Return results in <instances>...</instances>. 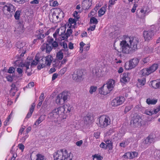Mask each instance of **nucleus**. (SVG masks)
I'll list each match as a JSON object with an SVG mask.
<instances>
[{
  "instance_id": "a18cd8bd",
  "label": "nucleus",
  "mask_w": 160,
  "mask_h": 160,
  "mask_svg": "<svg viewBox=\"0 0 160 160\" xmlns=\"http://www.w3.org/2000/svg\"><path fill=\"white\" fill-rule=\"evenodd\" d=\"M24 45V43L21 42H17V47L18 48H23V46Z\"/></svg>"
},
{
  "instance_id": "f3484780",
  "label": "nucleus",
  "mask_w": 160,
  "mask_h": 160,
  "mask_svg": "<svg viewBox=\"0 0 160 160\" xmlns=\"http://www.w3.org/2000/svg\"><path fill=\"white\" fill-rule=\"evenodd\" d=\"M153 35V32L152 31H144L143 32V36L146 41H148L151 39Z\"/></svg>"
},
{
  "instance_id": "bf43d9fd",
  "label": "nucleus",
  "mask_w": 160,
  "mask_h": 160,
  "mask_svg": "<svg viewBox=\"0 0 160 160\" xmlns=\"http://www.w3.org/2000/svg\"><path fill=\"white\" fill-rule=\"evenodd\" d=\"M44 99V94L43 93L41 94L39 98V101L42 102L43 101Z\"/></svg>"
},
{
  "instance_id": "39448f33",
  "label": "nucleus",
  "mask_w": 160,
  "mask_h": 160,
  "mask_svg": "<svg viewBox=\"0 0 160 160\" xmlns=\"http://www.w3.org/2000/svg\"><path fill=\"white\" fill-rule=\"evenodd\" d=\"M98 125L101 128H105L110 124V120L109 117L105 115H102L98 118Z\"/></svg>"
},
{
  "instance_id": "13d9d810",
  "label": "nucleus",
  "mask_w": 160,
  "mask_h": 160,
  "mask_svg": "<svg viewBox=\"0 0 160 160\" xmlns=\"http://www.w3.org/2000/svg\"><path fill=\"white\" fill-rule=\"evenodd\" d=\"M11 90H15V91H18L17 88L16 87V86L14 84L12 83L11 85Z\"/></svg>"
},
{
  "instance_id": "20e7f679",
  "label": "nucleus",
  "mask_w": 160,
  "mask_h": 160,
  "mask_svg": "<svg viewBox=\"0 0 160 160\" xmlns=\"http://www.w3.org/2000/svg\"><path fill=\"white\" fill-rule=\"evenodd\" d=\"M158 67V64L154 63L148 68L142 69L140 71V73L143 76H148L156 71Z\"/></svg>"
},
{
  "instance_id": "58836bf2",
  "label": "nucleus",
  "mask_w": 160,
  "mask_h": 160,
  "mask_svg": "<svg viewBox=\"0 0 160 160\" xmlns=\"http://www.w3.org/2000/svg\"><path fill=\"white\" fill-rule=\"evenodd\" d=\"M59 94L61 95V97H62V98L63 99L64 102L67 99L68 97L67 93L63 92Z\"/></svg>"
},
{
  "instance_id": "6e6552de",
  "label": "nucleus",
  "mask_w": 160,
  "mask_h": 160,
  "mask_svg": "<svg viewBox=\"0 0 160 160\" xmlns=\"http://www.w3.org/2000/svg\"><path fill=\"white\" fill-rule=\"evenodd\" d=\"M41 59H43V61L44 60L45 61V63H42L41 65H38V68L39 69H40L41 68H42L46 66H50L53 60V58L51 56L48 55V56H46L43 58H42Z\"/></svg>"
},
{
  "instance_id": "e2e57ef3",
  "label": "nucleus",
  "mask_w": 160,
  "mask_h": 160,
  "mask_svg": "<svg viewBox=\"0 0 160 160\" xmlns=\"http://www.w3.org/2000/svg\"><path fill=\"white\" fill-rule=\"evenodd\" d=\"M96 27V25H93L92 26H91L88 29V31L91 30V31H93L95 30Z\"/></svg>"
},
{
  "instance_id": "9b49d317",
  "label": "nucleus",
  "mask_w": 160,
  "mask_h": 160,
  "mask_svg": "<svg viewBox=\"0 0 160 160\" xmlns=\"http://www.w3.org/2000/svg\"><path fill=\"white\" fill-rule=\"evenodd\" d=\"M83 75V72L81 70L75 71L72 75L73 79L77 82H79L82 78Z\"/></svg>"
},
{
  "instance_id": "a878e982",
  "label": "nucleus",
  "mask_w": 160,
  "mask_h": 160,
  "mask_svg": "<svg viewBox=\"0 0 160 160\" xmlns=\"http://www.w3.org/2000/svg\"><path fill=\"white\" fill-rule=\"evenodd\" d=\"M35 106V103H33L31 105V106L30 108L29 112L28 113L27 115L26 118H29L30 117H31L34 110Z\"/></svg>"
},
{
  "instance_id": "393cba45",
  "label": "nucleus",
  "mask_w": 160,
  "mask_h": 160,
  "mask_svg": "<svg viewBox=\"0 0 160 160\" xmlns=\"http://www.w3.org/2000/svg\"><path fill=\"white\" fill-rule=\"evenodd\" d=\"M48 117L50 119L53 120L56 118H58V117L56 113L54 112L53 110L52 112L48 114Z\"/></svg>"
},
{
  "instance_id": "cd10ccee",
  "label": "nucleus",
  "mask_w": 160,
  "mask_h": 160,
  "mask_svg": "<svg viewBox=\"0 0 160 160\" xmlns=\"http://www.w3.org/2000/svg\"><path fill=\"white\" fill-rule=\"evenodd\" d=\"M64 101L63 99L61 97V95L59 94L56 100V103L59 105L62 104L64 102Z\"/></svg>"
},
{
  "instance_id": "9d476101",
  "label": "nucleus",
  "mask_w": 160,
  "mask_h": 160,
  "mask_svg": "<svg viewBox=\"0 0 160 160\" xmlns=\"http://www.w3.org/2000/svg\"><path fill=\"white\" fill-rule=\"evenodd\" d=\"M139 60L137 58H134L129 61V63H126L125 67L126 69L129 70L135 68L138 64Z\"/></svg>"
},
{
  "instance_id": "c756f323",
  "label": "nucleus",
  "mask_w": 160,
  "mask_h": 160,
  "mask_svg": "<svg viewBox=\"0 0 160 160\" xmlns=\"http://www.w3.org/2000/svg\"><path fill=\"white\" fill-rule=\"evenodd\" d=\"M140 12L142 13V15H145L148 14L149 12V9L147 7H144L143 8L141 9Z\"/></svg>"
},
{
  "instance_id": "a211bd4d",
  "label": "nucleus",
  "mask_w": 160,
  "mask_h": 160,
  "mask_svg": "<svg viewBox=\"0 0 160 160\" xmlns=\"http://www.w3.org/2000/svg\"><path fill=\"white\" fill-rule=\"evenodd\" d=\"M39 54H37L35 57V60H33L31 64V66L36 65L37 64L41 65L43 62V59L39 60Z\"/></svg>"
},
{
  "instance_id": "aec40b11",
  "label": "nucleus",
  "mask_w": 160,
  "mask_h": 160,
  "mask_svg": "<svg viewBox=\"0 0 160 160\" xmlns=\"http://www.w3.org/2000/svg\"><path fill=\"white\" fill-rule=\"evenodd\" d=\"M105 84L112 91L115 86V81L112 79H109Z\"/></svg>"
},
{
  "instance_id": "f257e3e1",
  "label": "nucleus",
  "mask_w": 160,
  "mask_h": 160,
  "mask_svg": "<svg viewBox=\"0 0 160 160\" xmlns=\"http://www.w3.org/2000/svg\"><path fill=\"white\" fill-rule=\"evenodd\" d=\"M54 160H72V154L68 152L66 149H61L55 152L53 155Z\"/></svg>"
},
{
  "instance_id": "e433bc0d",
  "label": "nucleus",
  "mask_w": 160,
  "mask_h": 160,
  "mask_svg": "<svg viewBox=\"0 0 160 160\" xmlns=\"http://www.w3.org/2000/svg\"><path fill=\"white\" fill-rule=\"evenodd\" d=\"M63 51V50L62 49L57 54V57L60 60L62 59L63 58V53L62 52V51Z\"/></svg>"
},
{
  "instance_id": "ea45409f",
  "label": "nucleus",
  "mask_w": 160,
  "mask_h": 160,
  "mask_svg": "<svg viewBox=\"0 0 160 160\" xmlns=\"http://www.w3.org/2000/svg\"><path fill=\"white\" fill-rule=\"evenodd\" d=\"M98 8L96 7L95 8L92 10L91 12L89 14V17H91L94 16L96 13L97 11L98 10Z\"/></svg>"
},
{
  "instance_id": "412c9836",
  "label": "nucleus",
  "mask_w": 160,
  "mask_h": 160,
  "mask_svg": "<svg viewBox=\"0 0 160 160\" xmlns=\"http://www.w3.org/2000/svg\"><path fill=\"white\" fill-rule=\"evenodd\" d=\"M62 107L64 109V112L65 114L68 112H70L73 110L72 106L69 104L64 105Z\"/></svg>"
},
{
  "instance_id": "4d7b16f0",
  "label": "nucleus",
  "mask_w": 160,
  "mask_h": 160,
  "mask_svg": "<svg viewBox=\"0 0 160 160\" xmlns=\"http://www.w3.org/2000/svg\"><path fill=\"white\" fill-rule=\"evenodd\" d=\"M15 71V69L13 67H10L9 68L8 72L10 73H12Z\"/></svg>"
},
{
  "instance_id": "bb28decb",
  "label": "nucleus",
  "mask_w": 160,
  "mask_h": 160,
  "mask_svg": "<svg viewBox=\"0 0 160 160\" xmlns=\"http://www.w3.org/2000/svg\"><path fill=\"white\" fill-rule=\"evenodd\" d=\"M157 99H152L150 98H147L146 102L147 103L149 104H155L157 102Z\"/></svg>"
},
{
  "instance_id": "8fccbe9b",
  "label": "nucleus",
  "mask_w": 160,
  "mask_h": 160,
  "mask_svg": "<svg viewBox=\"0 0 160 160\" xmlns=\"http://www.w3.org/2000/svg\"><path fill=\"white\" fill-rule=\"evenodd\" d=\"M17 71L20 76H22L23 73V70L22 68H18L17 69Z\"/></svg>"
},
{
  "instance_id": "0eeeda50",
  "label": "nucleus",
  "mask_w": 160,
  "mask_h": 160,
  "mask_svg": "<svg viewBox=\"0 0 160 160\" xmlns=\"http://www.w3.org/2000/svg\"><path fill=\"white\" fill-rule=\"evenodd\" d=\"M142 119L139 116L133 117L130 122V124L132 127L137 128L140 127L141 125Z\"/></svg>"
},
{
  "instance_id": "4468645a",
  "label": "nucleus",
  "mask_w": 160,
  "mask_h": 160,
  "mask_svg": "<svg viewBox=\"0 0 160 160\" xmlns=\"http://www.w3.org/2000/svg\"><path fill=\"white\" fill-rule=\"evenodd\" d=\"M107 86L104 84L103 86L99 89V93L102 95H106L109 93L111 91Z\"/></svg>"
},
{
  "instance_id": "a19ab883",
  "label": "nucleus",
  "mask_w": 160,
  "mask_h": 160,
  "mask_svg": "<svg viewBox=\"0 0 160 160\" xmlns=\"http://www.w3.org/2000/svg\"><path fill=\"white\" fill-rule=\"evenodd\" d=\"M97 89V87L93 86H91L90 88L89 92L92 94L94 92L96 91Z\"/></svg>"
},
{
  "instance_id": "1a4fd4ad",
  "label": "nucleus",
  "mask_w": 160,
  "mask_h": 160,
  "mask_svg": "<svg viewBox=\"0 0 160 160\" xmlns=\"http://www.w3.org/2000/svg\"><path fill=\"white\" fill-rule=\"evenodd\" d=\"M54 112L56 113L58 117L61 118V120L66 119L67 117L66 114L64 112V109L62 107L55 108L53 109Z\"/></svg>"
},
{
  "instance_id": "4c0bfd02",
  "label": "nucleus",
  "mask_w": 160,
  "mask_h": 160,
  "mask_svg": "<svg viewBox=\"0 0 160 160\" xmlns=\"http://www.w3.org/2000/svg\"><path fill=\"white\" fill-rule=\"evenodd\" d=\"M123 1L125 3L131 4L133 3H136L138 2L139 0H123Z\"/></svg>"
},
{
  "instance_id": "338daca9",
  "label": "nucleus",
  "mask_w": 160,
  "mask_h": 160,
  "mask_svg": "<svg viewBox=\"0 0 160 160\" xmlns=\"http://www.w3.org/2000/svg\"><path fill=\"white\" fill-rule=\"evenodd\" d=\"M52 46L54 48H56L57 47L58 45V42L55 41H54V42H53L52 43Z\"/></svg>"
},
{
  "instance_id": "5701e85b",
  "label": "nucleus",
  "mask_w": 160,
  "mask_h": 160,
  "mask_svg": "<svg viewBox=\"0 0 160 160\" xmlns=\"http://www.w3.org/2000/svg\"><path fill=\"white\" fill-rule=\"evenodd\" d=\"M17 63H19V64L18 65L19 67H20L21 68H22L23 67H25L26 68V72H27V70L29 68V66L30 65V63L29 62H27L25 64H23L21 62L20 60H17L16 62V64Z\"/></svg>"
},
{
  "instance_id": "6ab92c4d",
  "label": "nucleus",
  "mask_w": 160,
  "mask_h": 160,
  "mask_svg": "<svg viewBox=\"0 0 160 160\" xmlns=\"http://www.w3.org/2000/svg\"><path fill=\"white\" fill-rule=\"evenodd\" d=\"M150 82L152 87L153 88L155 89L160 88V79L152 81Z\"/></svg>"
},
{
  "instance_id": "ddd939ff",
  "label": "nucleus",
  "mask_w": 160,
  "mask_h": 160,
  "mask_svg": "<svg viewBox=\"0 0 160 160\" xmlns=\"http://www.w3.org/2000/svg\"><path fill=\"white\" fill-rule=\"evenodd\" d=\"M63 12L59 8H58L55 10L53 13L52 17L53 19H56L59 18L63 17Z\"/></svg>"
},
{
  "instance_id": "72a5a7b5",
  "label": "nucleus",
  "mask_w": 160,
  "mask_h": 160,
  "mask_svg": "<svg viewBox=\"0 0 160 160\" xmlns=\"http://www.w3.org/2000/svg\"><path fill=\"white\" fill-rule=\"evenodd\" d=\"M129 142V141L128 139H126L120 143V146L121 147H125L128 144Z\"/></svg>"
},
{
  "instance_id": "5fc2aeb1",
  "label": "nucleus",
  "mask_w": 160,
  "mask_h": 160,
  "mask_svg": "<svg viewBox=\"0 0 160 160\" xmlns=\"http://www.w3.org/2000/svg\"><path fill=\"white\" fill-rule=\"evenodd\" d=\"M13 77L12 76L8 75L6 76V78L8 81L11 82L13 80Z\"/></svg>"
},
{
  "instance_id": "c85d7f7f",
  "label": "nucleus",
  "mask_w": 160,
  "mask_h": 160,
  "mask_svg": "<svg viewBox=\"0 0 160 160\" xmlns=\"http://www.w3.org/2000/svg\"><path fill=\"white\" fill-rule=\"evenodd\" d=\"M123 157L125 159H132L133 158L132 152H128L126 153L123 155Z\"/></svg>"
},
{
  "instance_id": "473e14b6",
  "label": "nucleus",
  "mask_w": 160,
  "mask_h": 160,
  "mask_svg": "<svg viewBox=\"0 0 160 160\" xmlns=\"http://www.w3.org/2000/svg\"><path fill=\"white\" fill-rule=\"evenodd\" d=\"M91 116L89 115H88L84 118V122L86 123H89L91 121Z\"/></svg>"
},
{
  "instance_id": "49530a36",
  "label": "nucleus",
  "mask_w": 160,
  "mask_h": 160,
  "mask_svg": "<svg viewBox=\"0 0 160 160\" xmlns=\"http://www.w3.org/2000/svg\"><path fill=\"white\" fill-rule=\"evenodd\" d=\"M90 22L91 24L93 23L96 24H97L98 21L95 18L92 17L91 18Z\"/></svg>"
},
{
  "instance_id": "774afa93",
  "label": "nucleus",
  "mask_w": 160,
  "mask_h": 160,
  "mask_svg": "<svg viewBox=\"0 0 160 160\" xmlns=\"http://www.w3.org/2000/svg\"><path fill=\"white\" fill-rule=\"evenodd\" d=\"M96 159L97 160H101V157L98 156V155H95L93 156V159Z\"/></svg>"
},
{
  "instance_id": "dca6fc26",
  "label": "nucleus",
  "mask_w": 160,
  "mask_h": 160,
  "mask_svg": "<svg viewBox=\"0 0 160 160\" xmlns=\"http://www.w3.org/2000/svg\"><path fill=\"white\" fill-rule=\"evenodd\" d=\"M46 28H43L39 29V33L37 35V38H38L40 39L43 38L44 37V34H45V35H48L49 34V33L48 31L46 32Z\"/></svg>"
},
{
  "instance_id": "7c9ffc66",
  "label": "nucleus",
  "mask_w": 160,
  "mask_h": 160,
  "mask_svg": "<svg viewBox=\"0 0 160 160\" xmlns=\"http://www.w3.org/2000/svg\"><path fill=\"white\" fill-rule=\"evenodd\" d=\"M65 30H63L61 32V34L59 35L60 38L62 40H64L68 38L66 34H65Z\"/></svg>"
},
{
  "instance_id": "f03ea898",
  "label": "nucleus",
  "mask_w": 160,
  "mask_h": 160,
  "mask_svg": "<svg viewBox=\"0 0 160 160\" xmlns=\"http://www.w3.org/2000/svg\"><path fill=\"white\" fill-rule=\"evenodd\" d=\"M121 46L120 52L123 53L130 54L134 52L130 47L129 44L127 42L125 39L121 41L120 43Z\"/></svg>"
},
{
  "instance_id": "c03bdc74",
  "label": "nucleus",
  "mask_w": 160,
  "mask_h": 160,
  "mask_svg": "<svg viewBox=\"0 0 160 160\" xmlns=\"http://www.w3.org/2000/svg\"><path fill=\"white\" fill-rule=\"evenodd\" d=\"M68 22L71 26L72 24L75 25L76 23V21L74 19L70 18L68 20Z\"/></svg>"
},
{
  "instance_id": "680f3d73",
  "label": "nucleus",
  "mask_w": 160,
  "mask_h": 160,
  "mask_svg": "<svg viewBox=\"0 0 160 160\" xmlns=\"http://www.w3.org/2000/svg\"><path fill=\"white\" fill-rule=\"evenodd\" d=\"M138 5L137 4L135 3L134 4V5L131 9V12L133 13L135 11V10H136V8L137 7Z\"/></svg>"
},
{
  "instance_id": "69168bd1",
  "label": "nucleus",
  "mask_w": 160,
  "mask_h": 160,
  "mask_svg": "<svg viewBox=\"0 0 160 160\" xmlns=\"http://www.w3.org/2000/svg\"><path fill=\"white\" fill-rule=\"evenodd\" d=\"M67 71V68H64L61 69L60 71V73L61 74H63Z\"/></svg>"
},
{
  "instance_id": "423d86ee",
  "label": "nucleus",
  "mask_w": 160,
  "mask_h": 160,
  "mask_svg": "<svg viewBox=\"0 0 160 160\" xmlns=\"http://www.w3.org/2000/svg\"><path fill=\"white\" fill-rule=\"evenodd\" d=\"M125 101V99L124 97H118L111 101V105L112 107H117L122 104Z\"/></svg>"
},
{
  "instance_id": "de8ad7c7",
  "label": "nucleus",
  "mask_w": 160,
  "mask_h": 160,
  "mask_svg": "<svg viewBox=\"0 0 160 160\" xmlns=\"http://www.w3.org/2000/svg\"><path fill=\"white\" fill-rule=\"evenodd\" d=\"M44 156L41 154H38L36 155V159L35 160H44Z\"/></svg>"
},
{
  "instance_id": "09e8293b",
  "label": "nucleus",
  "mask_w": 160,
  "mask_h": 160,
  "mask_svg": "<svg viewBox=\"0 0 160 160\" xmlns=\"http://www.w3.org/2000/svg\"><path fill=\"white\" fill-rule=\"evenodd\" d=\"M132 107V105H129L126 107L124 110V112L126 113L129 112L131 109Z\"/></svg>"
},
{
  "instance_id": "f8f14e48",
  "label": "nucleus",
  "mask_w": 160,
  "mask_h": 160,
  "mask_svg": "<svg viewBox=\"0 0 160 160\" xmlns=\"http://www.w3.org/2000/svg\"><path fill=\"white\" fill-rule=\"evenodd\" d=\"M15 7L12 5L9 4H7L3 7V12L7 14H11V13L14 12L15 10Z\"/></svg>"
},
{
  "instance_id": "c9c22d12",
  "label": "nucleus",
  "mask_w": 160,
  "mask_h": 160,
  "mask_svg": "<svg viewBox=\"0 0 160 160\" xmlns=\"http://www.w3.org/2000/svg\"><path fill=\"white\" fill-rule=\"evenodd\" d=\"M153 138L150 136L148 137L144 141V143L146 144H149L153 141Z\"/></svg>"
},
{
  "instance_id": "864d4df0",
  "label": "nucleus",
  "mask_w": 160,
  "mask_h": 160,
  "mask_svg": "<svg viewBox=\"0 0 160 160\" xmlns=\"http://www.w3.org/2000/svg\"><path fill=\"white\" fill-rule=\"evenodd\" d=\"M72 30L71 29H67V32L65 33L68 38L69 37L72 33Z\"/></svg>"
},
{
  "instance_id": "4be33fe9",
  "label": "nucleus",
  "mask_w": 160,
  "mask_h": 160,
  "mask_svg": "<svg viewBox=\"0 0 160 160\" xmlns=\"http://www.w3.org/2000/svg\"><path fill=\"white\" fill-rule=\"evenodd\" d=\"M130 77L128 73H125L123 74L120 81L121 82L125 83L129 81Z\"/></svg>"
},
{
  "instance_id": "603ef678",
  "label": "nucleus",
  "mask_w": 160,
  "mask_h": 160,
  "mask_svg": "<svg viewBox=\"0 0 160 160\" xmlns=\"http://www.w3.org/2000/svg\"><path fill=\"white\" fill-rule=\"evenodd\" d=\"M52 47L49 45L47 44V47H46V52L47 53H49L52 50Z\"/></svg>"
},
{
  "instance_id": "7ed1b4c3",
  "label": "nucleus",
  "mask_w": 160,
  "mask_h": 160,
  "mask_svg": "<svg viewBox=\"0 0 160 160\" xmlns=\"http://www.w3.org/2000/svg\"><path fill=\"white\" fill-rule=\"evenodd\" d=\"M125 39L134 52L137 50V45L139 42L138 38L134 37H128Z\"/></svg>"
},
{
  "instance_id": "79ce46f5",
  "label": "nucleus",
  "mask_w": 160,
  "mask_h": 160,
  "mask_svg": "<svg viewBox=\"0 0 160 160\" xmlns=\"http://www.w3.org/2000/svg\"><path fill=\"white\" fill-rule=\"evenodd\" d=\"M21 13L20 11H17L14 14V17L16 19L18 20L19 19L20 15Z\"/></svg>"
},
{
  "instance_id": "0e129e2a",
  "label": "nucleus",
  "mask_w": 160,
  "mask_h": 160,
  "mask_svg": "<svg viewBox=\"0 0 160 160\" xmlns=\"http://www.w3.org/2000/svg\"><path fill=\"white\" fill-rule=\"evenodd\" d=\"M18 147L19 148L21 149L22 151H23L24 148V146L21 143L19 144L18 145Z\"/></svg>"
},
{
  "instance_id": "052dcab7",
  "label": "nucleus",
  "mask_w": 160,
  "mask_h": 160,
  "mask_svg": "<svg viewBox=\"0 0 160 160\" xmlns=\"http://www.w3.org/2000/svg\"><path fill=\"white\" fill-rule=\"evenodd\" d=\"M34 86V83L33 82H31L29 83L27 86H26V88H31L33 87Z\"/></svg>"
},
{
  "instance_id": "2f4dec72",
  "label": "nucleus",
  "mask_w": 160,
  "mask_h": 160,
  "mask_svg": "<svg viewBox=\"0 0 160 160\" xmlns=\"http://www.w3.org/2000/svg\"><path fill=\"white\" fill-rule=\"evenodd\" d=\"M106 11L105 8L104 7H102L98 11V13L99 17H101L102 15H104Z\"/></svg>"
},
{
  "instance_id": "f704fd0d",
  "label": "nucleus",
  "mask_w": 160,
  "mask_h": 160,
  "mask_svg": "<svg viewBox=\"0 0 160 160\" xmlns=\"http://www.w3.org/2000/svg\"><path fill=\"white\" fill-rule=\"evenodd\" d=\"M44 118H42V116H41L39 118H38L34 124V125L37 126L40 123H41L44 120Z\"/></svg>"
},
{
  "instance_id": "2eb2a0df",
  "label": "nucleus",
  "mask_w": 160,
  "mask_h": 160,
  "mask_svg": "<svg viewBox=\"0 0 160 160\" xmlns=\"http://www.w3.org/2000/svg\"><path fill=\"white\" fill-rule=\"evenodd\" d=\"M92 2L90 0H84L82 2V7L84 10L88 9L92 5Z\"/></svg>"
},
{
  "instance_id": "3c124183",
  "label": "nucleus",
  "mask_w": 160,
  "mask_h": 160,
  "mask_svg": "<svg viewBox=\"0 0 160 160\" xmlns=\"http://www.w3.org/2000/svg\"><path fill=\"white\" fill-rule=\"evenodd\" d=\"M144 113L148 115L151 116L153 114V112L152 111H151L149 109H148L145 111Z\"/></svg>"
},
{
  "instance_id": "6e6d98bb",
  "label": "nucleus",
  "mask_w": 160,
  "mask_h": 160,
  "mask_svg": "<svg viewBox=\"0 0 160 160\" xmlns=\"http://www.w3.org/2000/svg\"><path fill=\"white\" fill-rule=\"evenodd\" d=\"M60 44L61 46H62L65 49H67V44L64 41L61 42Z\"/></svg>"
},
{
  "instance_id": "b1692460",
  "label": "nucleus",
  "mask_w": 160,
  "mask_h": 160,
  "mask_svg": "<svg viewBox=\"0 0 160 160\" xmlns=\"http://www.w3.org/2000/svg\"><path fill=\"white\" fill-rule=\"evenodd\" d=\"M146 83V79L144 78H140L138 79V82L137 86L138 87H140L143 86Z\"/></svg>"
},
{
  "instance_id": "37998d69",
  "label": "nucleus",
  "mask_w": 160,
  "mask_h": 160,
  "mask_svg": "<svg viewBox=\"0 0 160 160\" xmlns=\"http://www.w3.org/2000/svg\"><path fill=\"white\" fill-rule=\"evenodd\" d=\"M60 31H61V32L63 31V30L61 28H58L56 30L55 32L53 34V37L55 38H57L58 35L59 36V32Z\"/></svg>"
}]
</instances>
